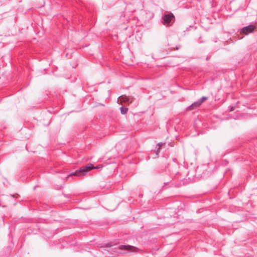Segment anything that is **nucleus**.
<instances>
[{"label": "nucleus", "instance_id": "obj_1", "mask_svg": "<svg viewBox=\"0 0 257 257\" xmlns=\"http://www.w3.org/2000/svg\"><path fill=\"white\" fill-rule=\"evenodd\" d=\"M179 167L176 164H174L172 165H169L168 167V171L170 174V178L169 179H165L164 184L166 185L169 182H171L172 180L178 181L180 182L177 184V186L181 185L184 183V179L185 176L182 175L179 171ZM175 186L177 184L175 185Z\"/></svg>", "mask_w": 257, "mask_h": 257}, {"label": "nucleus", "instance_id": "obj_2", "mask_svg": "<svg viewBox=\"0 0 257 257\" xmlns=\"http://www.w3.org/2000/svg\"><path fill=\"white\" fill-rule=\"evenodd\" d=\"M102 166L101 165H99L96 167H94L93 165L91 163H89L86 166L76 170L74 172L71 173L68 176H81L85 175L88 172L93 169H98L102 168Z\"/></svg>", "mask_w": 257, "mask_h": 257}, {"label": "nucleus", "instance_id": "obj_3", "mask_svg": "<svg viewBox=\"0 0 257 257\" xmlns=\"http://www.w3.org/2000/svg\"><path fill=\"white\" fill-rule=\"evenodd\" d=\"M114 249H115V252L120 254L137 252L139 250L137 247L130 245H116Z\"/></svg>", "mask_w": 257, "mask_h": 257}, {"label": "nucleus", "instance_id": "obj_4", "mask_svg": "<svg viewBox=\"0 0 257 257\" xmlns=\"http://www.w3.org/2000/svg\"><path fill=\"white\" fill-rule=\"evenodd\" d=\"M175 21V16L172 13L165 14L162 17V22L164 25L171 26Z\"/></svg>", "mask_w": 257, "mask_h": 257}, {"label": "nucleus", "instance_id": "obj_5", "mask_svg": "<svg viewBox=\"0 0 257 257\" xmlns=\"http://www.w3.org/2000/svg\"><path fill=\"white\" fill-rule=\"evenodd\" d=\"M255 28L254 25L250 24L241 28L240 32L241 34L246 35L253 33Z\"/></svg>", "mask_w": 257, "mask_h": 257}, {"label": "nucleus", "instance_id": "obj_6", "mask_svg": "<svg viewBox=\"0 0 257 257\" xmlns=\"http://www.w3.org/2000/svg\"><path fill=\"white\" fill-rule=\"evenodd\" d=\"M200 105H201V104H200V103L198 100L194 102L190 105H189L187 109H188V110H193L194 109H195V108L198 107Z\"/></svg>", "mask_w": 257, "mask_h": 257}, {"label": "nucleus", "instance_id": "obj_7", "mask_svg": "<svg viewBox=\"0 0 257 257\" xmlns=\"http://www.w3.org/2000/svg\"><path fill=\"white\" fill-rule=\"evenodd\" d=\"M120 112L122 114H125L126 113L128 108L125 107L121 106L120 107Z\"/></svg>", "mask_w": 257, "mask_h": 257}, {"label": "nucleus", "instance_id": "obj_8", "mask_svg": "<svg viewBox=\"0 0 257 257\" xmlns=\"http://www.w3.org/2000/svg\"><path fill=\"white\" fill-rule=\"evenodd\" d=\"M208 99V97L207 96H202L199 99H198V101L200 103V104H202L205 100H207Z\"/></svg>", "mask_w": 257, "mask_h": 257}, {"label": "nucleus", "instance_id": "obj_9", "mask_svg": "<svg viewBox=\"0 0 257 257\" xmlns=\"http://www.w3.org/2000/svg\"><path fill=\"white\" fill-rule=\"evenodd\" d=\"M181 45H178L176 47V50H178L181 48Z\"/></svg>", "mask_w": 257, "mask_h": 257}, {"label": "nucleus", "instance_id": "obj_10", "mask_svg": "<svg viewBox=\"0 0 257 257\" xmlns=\"http://www.w3.org/2000/svg\"><path fill=\"white\" fill-rule=\"evenodd\" d=\"M164 144L162 143V142H160V143H159L157 145L159 146V147H161L162 145H163Z\"/></svg>", "mask_w": 257, "mask_h": 257}, {"label": "nucleus", "instance_id": "obj_11", "mask_svg": "<svg viewBox=\"0 0 257 257\" xmlns=\"http://www.w3.org/2000/svg\"><path fill=\"white\" fill-rule=\"evenodd\" d=\"M234 110V107L231 106L230 108L229 109V111H232Z\"/></svg>", "mask_w": 257, "mask_h": 257}, {"label": "nucleus", "instance_id": "obj_12", "mask_svg": "<svg viewBox=\"0 0 257 257\" xmlns=\"http://www.w3.org/2000/svg\"><path fill=\"white\" fill-rule=\"evenodd\" d=\"M64 196L66 197V198H69V194H64Z\"/></svg>", "mask_w": 257, "mask_h": 257}, {"label": "nucleus", "instance_id": "obj_13", "mask_svg": "<svg viewBox=\"0 0 257 257\" xmlns=\"http://www.w3.org/2000/svg\"><path fill=\"white\" fill-rule=\"evenodd\" d=\"M10 196H11V197H15V195H11Z\"/></svg>", "mask_w": 257, "mask_h": 257}, {"label": "nucleus", "instance_id": "obj_14", "mask_svg": "<svg viewBox=\"0 0 257 257\" xmlns=\"http://www.w3.org/2000/svg\"><path fill=\"white\" fill-rule=\"evenodd\" d=\"M206 59V60H208L209 59V58L207 57Z\"/></svg>", "mask_w": 257, "mask_h": 257}, {"label": "nucleus", "instance_id": "obj_15", "mask_svg": "<svg viewBox=\"0 0 257 257\" xmlns=\"http://www.w3.org/2000/svg\"><path fill=\"white\" fill-rule=\"evenodd\" d=\"M159 150H160V148H159L158 149L157 151H159Z\"/></svg>", "mask_w": 257, "mask_h": 257}]
</instances>
